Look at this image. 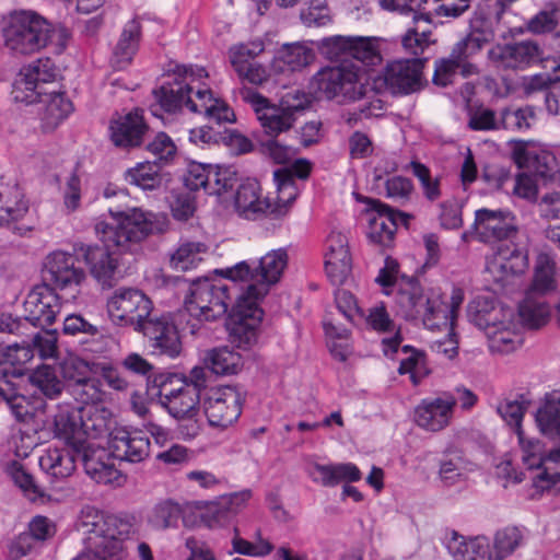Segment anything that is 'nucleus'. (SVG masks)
<instances>
[{"instance_id": "obj_10", "label": "nucleus", "mask_w": 560, "mask_h": 560, "mask_svg": "<svg viewBox=\"0 0 560 560\" xmlns=\"http://www.w3.org/2000/svg\"><path fill=\"white\" fill-rule=\"evenodd\" d=\"M43 273L45 283L55 290L71 292L73 299L86 280V273L78 257L65 250H54L46 256Z\"/></svg>"}, {"instance_id": "obj_61", "label": "nucleus", "mask_w": 560, "mask_h": 560, "mask_svg": "<svg viewBox=\"0 0 560 560\" xmlns=\"http://www.w3.org/2000/svg\"><path fill=\"white\" fill-rule=\"evenodd\" d=\"M265 51V43L262 39H254L247 43L233 45L229 49V58L233 69H242L245 65H252L255 58Z\"/></svg>"}, {"instance_id": "obj_50", "label": "nucleus", "mask_w": 560, "mask_h": 560, "mask_svg": "<svg viewBox=\"0 0 560 560\" xmlns=\"http://www.w3.org/2000/svg\"><path fill=\"white\" fill-rule=\"evenodd\" d=\"M556 259L548 252H540L536 258L535 275L529 291L545 294L556 288Z\"/></svg>"}, {"instance_id": "obj_35", "label": "nucleus", "mask_w": 560, "mask_h": 560, "mask_svg": "<svg viewBox=\"0 0 560 560\" xmlns=\"http://www.w3.org/2000/svg\"><path fill=\"white\" fill-rule=\"evenodd\" d=\"M315 58L312 48L304 44H284L276 54L271 68L277 73L301 71Z\"/></svg>"}, {"instance_id": "obj_41", "label": "nucleus", "mask_w": 560, "mask_h": 560, "mask_svg": "<svg viewBox=\"0 0 560 560\" xmlns=\"http://www.w3.org/2000/svg\"><path fill=\"white\" fill-rule=\"evenodd\" d=\"M196 104L191 107V113L202 114L210 121L221 124L234 120L233 110L221 100L213 97L208 89H198L196 91Z\"/></svg>"}, {"instance_id": "obj_47", "label": "nucleus", "mask_w": 560, "mask_h": 560, "mask_svg": "<svg viewBox=\"0 0 560 560\" xmlns=\"http://www.w3.org/2000/svg\"><path fill=\"white\" fill-rule=\"evenodd\" d=\"M366 324L375 331L378 332H395L390 338L384 339L385 353L388 351L396 352L400 342L401 337L398 330H396L395 323L389 317V314L383 303L372 306L368 310V314H364Z\"/></svg>"}, {"instance_id": "obj_17", "label": "nucleus", "mask_w": 560, "mask_h": 560, "mask_svg": "<svg viewBox=\"0 0 560 560\" xmlns=\"http://www.w3.org/2000/svg\"><path fill=\"white\" fill-rule=\"evenodd\" d=\"M456 400L451 392H443L436 397L420 400L413 411L416 424L428 432H440L450 425Z\"/></svg>"}, {"instance_id": "obj_43", "label": "nucleus", "mask_w": 560, "mask_h": 560, "mask_svg": "<svg viewBox=\"0 0 560 560\" xmlns=\"http://www.w3.org/2000/svg\"><path fill=\"white\" fill-rule=\"evenodd\" d=\"M420 318L425 328L431 330H454L456 317L453 311L447 307L441 296H431L427 300L425 307Z\"/></svg>"}, {"instance_id": "obj_53", "label": "nucleus", "mask_w": 560, "mask_h": 560, "mask_svg": "<svg viewBox=\"0 0 560 560\" xmlns=\"http://www.w3.org/2000/svg\"><path fill=\"white\" fill-rule=\"evenodd\" d=\"M0 399L19 421H24L33 416V407L30 400L24 395L19 394L5 378L0 380Z\"/></svg>"}, {"instance_id": "obj_19", "label": "nucleus", "mask_w": 560, "mask_h": 560, "mask_svg": "<svg viewBox=\"0 0 560 560\" xmlns=\"http://www.w3.org/2000/svg\"><path fill=\"white\" fill-rule=\"evenodd\" d=\"M472 229L483 243L510 238L517 231L515 218L510 211L487 208L476 210Z\"/></svg>"}, {"instance_id": "obj_11", "label": "nucleus", "mask_w": 560, "mask_h": 560, "mask_svg": "<svg viewBox=\"0 0 560 560\" xmlns=\"http://www.w3.org/2000/svg\"><path fill=\"white\" fill-rule=\"evenodd\" d=\"M511 155L518 168H522L544 183L559 179V165L556 155L541 145L517 140L511 142Z\"/></svg>"}, {"instance_id": "obj_55", "label": "nucleus", "mask_w": 560, "mask_h": 560, "mask_svg": "<svg viewBox=\"0 0 560 560\" xmlns=\"http://www.w3.org/2000/svg\"><path fill=\"white\" fill-rule=\"evenodd\" d=\"M207 252V245L201 242H182L171 256V265L182 271L196 268L202 260L201 254Z\"/></svg>"}, {"instance_id": "obj_44", "label": "nucleus", "mask_w": 560, "mask_h": 560, "mask_svg": "<svg viewBox=\"0 0 560 560\" xmlns=\"http://www.w3.org/2000/svg\"><path fill=\"white\" fill-rule=\"evenodd\" d=\"M542 295L528 291L518 306V315L529 328H538L545 325L550 317L551 307Z\"/></svg>"}, {"instance_id": "obj_12", "label": "nucleus", "mask_w": 560, "mask_h": 560, "mask_svg": "<svg viewBox=\"0 0 560 560\" xmlns=\"http://www.w3.org/2000/svg\"><path fill=\"white\" fill-rule=\"evenodd\" d=\"M201 406L211 427L228 428L242 413L243 396L232 386L210 387L203 394Z\"/></svg>"}, {"instance_id": "obj_38", "label": "nucleus", "mask_w": 560, "mask_h": 560, "mask_svg": "<svg viewBox=\"0 0 560 560\" xmlns=\"http://www.w3.org/2000/svg\"><path fill=\"white\" fill-rule=\"evenodd\" d=\"M80 408L84 453L90 450V439H98L109 431L110 412L97 405L80 406Z\"/></svg>"}, {"instance_id": "obj_60", "label": "nucleus", "mask_w": 560, "mask_h": 560, "mask_svg": "<svg viewBox=\"0 0 560 560\" xmlns=\"http://www.w3.org/2000/svg\"><path fill=\"white\" fill-rule=\"evenodd\" d=\"M237 182V172L234 166L212 165L210 168L207 194L221 196L233 189Z\"/></svg>"}, {"instance_id": "obj_1", "label": "nucleus", "mask_w": 560, "mask_h": 560, "mask_svg": "<svg viewBox=\"0 0 560 560\" xmlns=\"http://www.w3.org/2000/svg\"><path fill=\"white\" fill-rule=\"evenodd\" d=\"M114 222L105 221L95 224V232L102 245H89L84 248L83 257L91 276L103 287H112L118 268L120 253L130 243H138L148 235L160 230L155 215L140 209L113 211Z\"/></svg>"}, {"instance_id": "obj_58", "label": "nucleus", "mask_w": 560, "mask_h": 560, "mask_svg": "<svg viewBox=\"0 0 560 560\" xmlns=\"http://www.w3.org/2000/svg\"><path fill=\"white\" fill-rule=\"evenodd\" d=\"M410 168L418 179L423 197L435 202L442 197L441 177L432 176L431 170L419 161H411Z\"/></svg>"}, {"instance_id": "obj_33", "label": "nucleus", "mask_w": 560, "mask_h": 560, "mask_svg": "<svg viewBox=\"0 0 560 560\" xmlns=\"http://www.w3.org/2000/svg\"><path fill=\"white\" fill-rule=\"evenodd\" d=\"M142 37V27L139 18L128 21L113 49L110 62L117 70L125 69L137 54Z\"/></svg>"}, {"instance_id": "obj_49", "label": "nucleus", "mask_w": 560, "mask_h": 560, "mask_svg": "<svg viewBox=\"0 0 560 560\" xmlns=\"http://www.w3.org/2000/svg\"><path fill=\"white\" fill-rule=\"evenodd\" d=\"M183 515L180 504L172 499H163L153 505L148 513L149 525L158 530L176 528Z\"/></svg>"}, {"instance_id": "obj_46", "label": "nucleus", "mask_w": 560, "mask_h": 560, "mask_svg": "<svg viewBox=\"0 0 560 560\" xmlns=\"http://www.w3.org/2000/svg\"><path fill=\"white\" fill-rule=\"evenodd\" d=\"M252 498V491L244 489L242 491L233 492L221 498V501L211 508L210 526H224L229 517L240 513Z\"/></svg>"}, {"instance_id": "obj_32", "label": "nucleus", "mask_w": 560, "mask_h": 560, "mask_svg": "<svg viewBox=\"0 0 560 560\" xmlns=\"http://www.w3.org/2000/svg\"><path fill=\"white\" fill-rule=\"evenodd\" d=\"M30 211L28 200L18 183L0 184V225L22 221Z\"/></svg>"}, {"instance_id": "obj_54", "label": "nucleus", "mask_w": 560, "mask_h": 560, "mask_svg": "<svg viewBox=\"0 0 560 560\" xmlns=\"http://www.w3.org/2000/svg\"><path fill=\"white\" fill-rule=\"evenodd\" d=\"M4 471L28 500L36 501L43 495V492L34 477L27 471L22 463L18 460H10L5 464Z\"/></svg>"}, {"instance_id": "obj_14", "label": "nucleus", "mask_w": 560, "mask_h": 560, "mask_svg": "<svg viewBox=\"0 0 560 560\" xmlns=\"http://www.w3.org/2000/svg\"><path fill=\"white\" fill-rule=\"evenodd\" d=\"M501 310L492 308L488 313L478 311L475 316L476 325L488 338V348L492 353L508 354L523 343L522 335L512 328L511 322L499 320Z\"/></svg>"}, {"instance_id": "obj_48", "label": "nucleus", "mask_w": 560, "mask_h": 560, "mask_svg": "<svg viewBox=\"0 0 560 560\" xmlns=\"http://www.w3.org/2000/svg\"><path fill=\"white\" fill-rule=\"evenodd\" d=\"M205 365L213 374L232 375L241 371L243 360L238 352L228 347L214 348L207 352Z\"/></svg>"}, {"instance_id": "obj_3", "label": "nucleus", "mask_w": 560, "mask_h": 560, "mask_svg": "<svg viewBox=\"0 0 560 560\" xmlns=\"http://www.w3.org/2000/svg\"><path fill=\"white\" fill-rule=\"evenodd\" d=\"M1 33L7 49L19 56H28L47 46L55 54L66 49L70 33L63 26L51 24L33 10H13L2 20Z\"/></svg>"}, {"instance_id": "obj_15", "label": "nucleus", "mask_w": 560, "mask_h": 560, "mask_svg": "<svg viewBox=\"0 0 560 560\" xmlns=\"http://www.w3.org/2000/svg\"><path fill=\"white\" fill-rule=\"evenodd\" d=\"M488 59L498 70H524L544 59L540 46L533 40L498 44L488 50Z\"/></svg>"}, {"instance_id": "obj_45", "label": "nucleus", "mask_w": 560, "mask_h": 560, "mask_svg": "<svg viewBox=\"0 0 560 560\" xmlns=\"http://www.w3.org/2000/svg\"><path fill=\"white\" fill-rule=\"evenodd\" d=\"M524 542V535L516 526L505 527L498 530L493 546L488 541V550L485 552V560H504L511 556Z\"/></svg>"}, {"instance_id": "obj_2", "label": "nucleus", "mask_w": 560, "mask_h": 560, "mask_svg": "<svg viewBox=\"0 0 560 560\" xmlns=\"http://www.w3.org/2000/svg\"><path fill=\"white\" fill-rule=\"evenodd\" d=\"M288 260L287 250L278 248L262 256L255 267L257 283L246 285L237 299L229 324L231 340L237 348L247 350L257 345L264 316L258 302L280 280Z\"/></svg>"}, {"instance_id": "obj_37", "label": "nucleus", "mask_w": 560, "mask_h": 560, "mask_svg": "<svg viewBox=\"0 0 560 560\" xmlns=\"http://www.w3.org/2000/svg\"><path fill=\"white\" fill-rule=\"evenodd\" d=\"M85 472L97 483L121 487L127 477L116 468L115 464L107 457L102 459L95 453H81Z\"/></svg>"}, {"instance_id": "obj_6", "label": "nucleus", "mask_w": 560, "mask_h": 560, "mask_svg": "<svg viewBox=\"0 0 560 560\" xmlns=\"http://www.w3.org/2000/svg\"><path fill=\"white\" fill-rule=\"evenodd\" d=\"M207 75L203 68L177 65L162 84L153 90L156 106L167 115L180 114L184 108L191 112L192 105L197 102L196 95L191 96L194 84Z\"/></svg>"}, {"instance_id": "obj_57", "label": "nucleus", "mask_w": 560, "mask_h": 560, "mask_svg": "<svg viewBox=\"0 0 560 560\" xmlns=\"http://www.w3.org/2000/svg\"><path fill=\"white\" fill-rule=\"evenodd\" d=\"M536 421L544 434L560 438V398L548 396L536 413Z\"/></svg>"}, {"instance_id": "obj_40", "label": "nucleus", "mask_w": 560, "mask_h": 560, "mask_svg": "<svg viewBox=\"0 0 560 560\" xmlns=\"http://www.w3.org/2000/svg\"><path fill=\"white\" fill-rule=\"evenodd\" d=\"M37 102L45 105L42 121L46 129H55L73 110L72 103L66 94L55 90L47 91V95H43L35 103Z\"/></svg>"}, {"instance_id": "obj_9", "label": "nucleus", "mask_w": 560, "mask_h": 560, "mask_svg": "<svg viewBox=\"0 0 560 560\" xmlns=\"http://www.w3.org/2000/svg\"><path fill=\"white\" fill-rule=\"evenodd\" d=\"M59 70L50 58H38L24 66L12 86V97L15 102L33 104L47 95L44 85L54 83Z\"/></svg>"}, {"instance_id": "obj_29", "label": "nucleus", "mask_w": 560, "mask_h": 560, "mask_svg": "<svg viewBox=\"0 0 560 560\" xmlns=\"http://www.w3.org/2000/svg\"><path fill=\"white\" fill-rule=\"evenodd\" d=\"M270 207V196H262L261 187L256 179L248 178L238 186L235 195V209L244 219L271 218Z\"/></svg>"}, {"instance_id": "obj_16", "label": "nucleus", "mask_w": 560, "mask_h": 560, "mask_svg": "<svg viewBox=\"0 0 560 560\" xmlns=\"http://www.w3.org/2000/svg\"><path fill=\"white\" fill-rule=\"evenodd\" d=\"M240 94L255 110L266 135L277 137L292 128L295 118L290 109L272 105L267 97L250 88H242Z\"/></svg>"}, {"instance_id": "obj_30", "label": "nucleus", "mask_w": 560, "mask_h": 560, "mask_svg": "<svg viewBox=\"0 0 560 560\" xmlns=\"http://www.w3.org/2000/svg\"><path fill=\"white\" fill-rule=\"evenodd\" d=\"M82 459L73 447H47L38 458L40 469L54 480H63L72 475L75 462Z\"/></svg>"}, {"instance_id": "obj_13", "label": "nucleus", "mask_w": 560, "mask_h": 560, "mask_svg": "<svg viewBox=\"0 0 560 560\" xmlns=\"http://www.w3.org/2000/svg\"><path fill=\"white\" fill-rule=\"evenodd\" d=\"M494 33L489 21L481 15H475L470 19L468 34L457 42L451 52L464 65V78L478 75L480 69L475 62L486 45L493 40Z\"/></svg>"}, {"instance_id": "obj_18", "label": "nucleus", "mask_w": 560, "mask_h": 560, "mask_svg": "<svg viewBox=\"0 0 560 560\" xmlns=\"http://www.w3.org/2000/svg\"><path fill=\"white\" fill-rule=\"evenodd\" d=\"M56 291L45 282L35 285L24 302V322L42 328L54 324L61 310L60 298Z\"/></svg>"}, {"instance_id": "obj_5", "label": "nucleus", "mask_w": 560, "mask_h": 560, "mask_svg": "<svg viewBox=\"0 0 560 560\" xmlns=\"http://www.w3.org/2000/svg\"><path fill=\"white\" fill-rule=\"evenodd\" d=\"M80 522L86 534L85 547L109 558L124 555V539L132 529L128 516L108 514L95 506L85 505L81 510Z\"/></svg>"}, {"instance_id": "obj_20", "label": "nucleus", "mask_w": 560, "mask_h": 560, "mask_svg": "<svg viewBox=\"0 0 560 560\" xmlns=\"http://www.w3.org/2000/svg\"><path fill=\"white\" fill-rule=\"evenodd\" d=\"M369 210L374 212L375 215L370 218L368 238L371 243L380 245L381 247H388L394 241L397 230V219H410V215L394 210L388 205L381 200L366 198Z\"/></svg>"}, {"instance_id": "obj_64", "label": "nucleus", "mask_w": 560, "mask_h": 560, "mask_svg": "<svg viewBox=\"0 0 560 560\" xmlns=\"http://www.w3.org/2000/svg\"><path fill=\"white\" fill-rule=\"evenodd\" d=\"M517 439L522 451L523 464L529 470L537 469L540 471L546 454L542 443L539 440L526 438L524 431H518Z\"/></svg>"}, {"instance_id": "obj_34", "label": "nucleus", "mask_w": 560, "mask_h": 560, "mask_svg": "<svg viewBox=\"0 0 560 560\" xmlns=\"http://www.w3.org/2000/svg\"><path fill=\"white\" fill-rule=\"evenodd\" d=\"M246 520H238L233 526L231 538L232 551L247 557H265L271 553L273 545L261 535L260 527H256L253 535L245 529Z\"/></svg>"}, {"instance_id": "obj_28", "label": "nucleus", "mask_w": 560, "mask_h": 560, "mask_svg": "<svg viewBox=\"0 0 560 560\" xmlns=\"http://www.w3.org/2000/svg\"><path fill=\"white\" fill-rule=\"evenodd\" d=\"M394 296V307L396 313L405 319H418L427 304L428 296L423 294V290L419 281L413 277L401 276L400 281L396 284Z\"/></svg>"}, {"instance_id": "obj_56", "label": "nucleus", "mask_w": 560, "mask_h": 560, "mask_svg": "<svg viewBox=\"0 0 560 560\" xmlns=\"http://www.w3.org/2000/svg\"><path fill=\"white\" fill-rule=\"evenodd\" d=\"M30 380L49 399L57 398L63 389V382L59 378L57 370L50 365L38 366Z\"/></svg>"}, {"instance_id": "obj_36", "label": "nucleus", "mask_w": 560, "mask_h": 560, "mask_svg": "<svg viewBox=\"0 0 560 560\" xmlns=\"http://www.w3.org/2000/svg\"><path fill=\"white\" fill-rule=\"evenodd\" d=\"M444 545L454 560H485L488 538L485 536L466 538L451 530L445 533Z\"/></svg>"}, {"instance_id": "obj_52", "label": "nucleus", "mask_w": 560, "mask_h": 560, "mask_svg": "<svg viewBox=\"0 0 560 560\" xmlns=\"http://www.w3.org/2000/svg\"><path fill=\"white\" fill-rule=\"evenodd\" d=\"M161 166L156 162L138 163L135 167L125 173V179L144 190H152L161 185Z\"/></svg>"}, {"instance_id": "obj_62", "label": "nucleus", "mask_w": 560, "mask_h": 560, "mask_svg": "<svg viewBox=\"0 0 560 560\" xmlns=\"http://www.w3.org/2000/svg\"><path fill=\"white\" fill-rule=\"evenodd\" d=\"M535 119L534 108L530 106L520 108H501V129L524 131L530 128Z\"/></svg>"}, {"instance_id": "obj_8", "label": "nucleus", "mask_w": 560, "mask_h": 560, "mask_svg": "<svg viewBox=\"0 0 560 560\" xmlns=\"http://www.w3.org/2000/svg\"><path fill=\"white\" fill-rule=\"evenodd\" d=\"M106 310L114 324L140 331L151 319L153 304L141 290L121 287L108 296Z\"/></svg>"}, {"instance_id": "obj_7", "label": "nucleus", "mask_w": 560, "mask_h": 560, "mask_svg": "<svg viewBox=\"0 0 560 560\" xmlns=\"http://www.w3.org/2000/svg\"><path fill=\"white\" fill-rule=\"evenodd\" d=\"M310 88L318 98L352 102L363 97L365 88L354 66L325 67L312 78Z\"/></svg>"}, {"instance_id": "obj_39", "label": "nucleus", "mask_w": 560, "mask_h": 560, "mask_svg": "<svg viewBox=\"0 0 560 560\" xmlns=\"http://www.w3.org/2000/svg\"><path fill=\"white\" fill-rule=\"evenodd\" d=\"M276 196L270 197L271 218L278 219L285 215L293 201L300 194L295 180L290 178L288 172H273Z\"/></svg>"}, {"instance_id": "obj_25", "label": "nucleus", "mask_w": 560, "mask_h": 560, "mask_svg": "<svg viewBox=\"0 0 560 560\" xmlns=\"http://www.w3.org/2000/svg\"><path fill=\"white\" fill-rule=\"evenodd\" d=\"M325 270L334 285L342 284L351 270L348 237L342 232L331 231L327 237Z\"/></svg>"}, {"instance_id": "obj_24", "label": "nucleus", "mask_w": 560, "mask_h": 560, "mask_svg": "<svg viewBox=\"0 0 560 560\" xmlns=\"http://www.w3.org/2000/svg\"><path fill=\"white\" fill-rule=\"evenodd\" d=\"M108 130L115 147L129 150L143 143L149 126L144 120L143 112L137 108L112 120Z\"/></svg>"}, {"instance_id": "obj_59", "label": "nucleus", "mask_w": 560, "mask_h": 560, "mask_svg": "<svg viewBox=\"0 0 560 560\" xmlns=\"http://www.w3.org/2000/svg\"><path fill=\"white\" fill-rule=\"evenodd\" d=\"M468 128L474 131H497L501 130V110L478 105L468 112Z\"/></svg>"}, {"instance_id": "obj_4", "label": "nucleus", "mask_w": 560, "mask_h": 560, "mask_svg": "<svg viewBox=\"0 0 560 560\" xmlns=\"http://www.w3.org/2000/svg\"><path fill=\"white\" fill-rule=\"evenodd\" d=\"M232 299L226 284L210 279H199L190 284L183 310L179 311V324L186 323L188 331L194 335L206 320L224 316Z\"/></svg>"}, {"instance_id": "obj_63", "label": "nucleus", "mask_w": 560, "mask_h": 560, "mask_svg": "<svg viewBox=\"0 0 560 560\" xmlns=\"http://www.w3.org/2000/svg\"><path fill=\"white\" fill-rule=\"evenodd\" d=\"M560 465V447L553 448L545 454L542 467L540 471L532 477L533 487L536 492H544L550 489L560 478V472H551L550 465Z\"/></svg>"}, {"instance_id": "obj_27", "label": "nucleus", "mask_w": 560, "mask_h": 560, "mask_svg": "<svg viewBox=\"0 0 560 560\" xmlns=\"http://www.w3.org/2000/svg\"><path fill=\"white\" fill-rule=\"evenodd\" d=\"M139 332L148 338L154 353L170 358L180 353L182 342L177 328L164 317L150 319Z\"/></svg>"}, {"instance_id": "obj_22", "label": "nucleus", "mask_w": 560, "mask_h": 560, "mask_svg": "<svg viewBox=\"0 0 560 560\" xmlns=\"http://www.w3.org/2000/svg\"><path fill=\"white\" fill-rule=\"evenodd\" d=\"M167 380L163 375L154 378V383L160 387L159 397L162 406L168 413L176 418H192L198 412V406L201 405L202 398L197 395L194 387L180 385L177 388L167 387Z\"/></svg>"}, {"instance_id": "obj_31", "label": "nucleus", "mask_w": 560, "mask_h": 560, "mask_svg": "<svg viewBox=\"0 0 560 560\" xmlns=\"http://www.w3.org/2000/svg\"><path fill=\"white\" fill-rule=\"evenodd\" d=\"M82 415L80 407L66 406L54 416V433L58 439L74 448L78 454L83 453Z\"/></svg>"}, {"instance_id": "obj_51", "label": "nucleus", "mask_w": 560, "mask_h": 560, "mask_svg": "<svg viewBox=\"0 0 560 560\" xmlns=\"http://www.w3.org/2000/svg\"><path fill=\"white\" fill-rule=\"evenodd\" d=\"M350 42L349 57L369 66H374L382 61L381 38L370 36H350Z\"/></svg>"}, {"instance_id": "obj_21", "label": "nucleus", "mask_w": 560, "mask_h": 560, "mask_svg": "<svg viewBox=\"0 0 560 560\" xmlns=\"http://www.w3.org/2000/svg\"><path fill=\"white\" fill-rule=\"evenodd\" d=\"M528 267L527 253L515 244L499 245L487 259L486 271L497 283H504L510 277L522 275Z\"/></svg>"}, {"instance_id": "obj_42", "label": "nucleus", "mask_w": 560, "mask_h": 560, "mask_svg": "<svg viewBox=\"0 0 560 560\" xmlns=\"http://www.w3.org/2000/svg\"><path fill=\"white\" fill-rule=\"evenodd\" d=\"M415 26L409 27L402 36L401 43L404 49L413 55V58L424 51V49L432 43L431 39V19L429 13L415 14L412 16Z\"/></svg>"}, {"instance_id": "obj_23", "label": "nucleus", "mask_w": 560, "mask_h": 560, "mask_svg": "<svg viewBox=\"0 0 560 560\" xmlns=\"http://www.w3.org/2000/svg\"><path fill=\"white\" fill-rule=\"evenodd\" d=\"M113 455L129 463H141L150 456L149 436L141 430L116 429L109 439Z\"/></svg>"}, {"instance_id": "obj_26", "label": "nucleus", "mask_w": 560, "mask_h": 560, "mask_svg": "<svg viewBox=\"0 0 560 560\" xmlns=\"http://www.w3.org/2000/svg\"><path fill=\"white\" fill-rule=\"evenodd\" d=\"M422 67L420 58L394 60L385 68L384 81L393 93L410 94L419 86Z\"/></svg>"}]
</instances>
